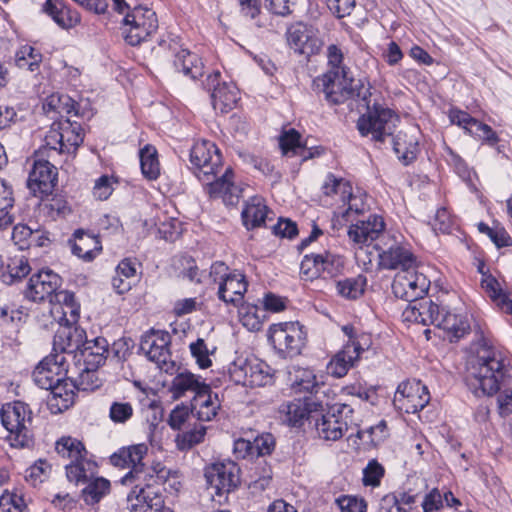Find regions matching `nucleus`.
<instances>
[{
    "label": "nucleus",
    "mask_w": 512,
    "mask_h": 512,
    "mask_svg": "<svg viewBox=\"0 0 512 512\" xmlns=\"http://www.w3.org/2000/svg\"><path fill=\"white\" fill-rule=\"evenodd\" d=\"M148 447L144 443L121 447L110 456V463L119 468H130L120 479L121 484L132 486L127 495L130 512H174L164 504L163 487L170 470L161 462L150 466L143 463Z\"/></svg>",
    "instance_id": "1"
},
{
    "label": "nucleus",
    "mask_w": 512,
    "mask_h": 512,
    "mask_svg": "<svg viewBox=\"0 0 512 512\" xmlns=\"http://www.w3.org/2000/svg\"><path fill=\"white\" fill-rule=\"evenodd\" d=\"M190 169L204 186L212 199L221 198L225 205L234 206L239 202L242 188L234 183V172L227 167L218 176L222 167V154L214 142L200 140L190 150Z\"/></svg>",
    "instance_id": "2"
},
{
    "label": "nucleus",
    "mask_w": 512,
    "mask_h": 512,
    "mask_svg": "<svg viewBox=\"0 0 512 512\" xmlns=\"http://www.w3.org/2000/svg\"><path fill=\"white\" fill-rule=\"evenodd\" d=\"M366 107L367 112L357 121V129L361 136L371 135L373 141L380 143L384 142L386 137L392 136V148L398 160L405 166L413 163L420 152L418 139L402 131L393 135L398 116L392 109L379 103Z\"/></svg>",
    "instance_id": "3"
},
{
    "label": "nucleus",
    "mask_w": 512,
    "mask_h": 512,
    "mask_svg": "<svg viewBox=\"0 0 512 512\" xmlns=\"http://www.w3.org/2000/svg\"><path fill=\"white\" fill-rule=\"evenodd\" d=\"M328 70L313 80L314 90L322 92L331 105H339L349 99H359L362 106H368L370 89L363 84L353 85L347 77L348 68L344 65V53L336 44H330L326 51Z\"/></svg>",
    "instance_id": "4"
},
{
    "label": "nucleus",
    "mask_w": 512,
    "mask_h": 512,
    "mask_svg": "<svg viewBox=\"0 0 512 512\" xmlns=\"http://www.w3.org/2000/svg\"><path fill=\"white\" fill-rule=\"evenodd\" d=\"M512 381V365L510 360L500 351L489 350L486 355L479 356L477 365L466 377V384L477 396H491Z\"/></svg>",
    "instance_id": "5"
},
{
    "label": "nucleus",
    "mask_w": 512,
    "mask_h": 512,
    "mask_svg": "<svg viewBox=\"0 0 512 512\" xmlns=\"http://www.w3.org/2000/svg\"><path fill=\"white\" fill-rule=\"evenodd\" d=\"M0 418L3 427L9 432L12 447L23 448L30 445L32 411L28 404L22 401L4 404L0 409Z\"/></svg>",
    "instance_id": "6"
},
{
    "label": "nucleus",
    "mask_w": 512,
    "mask_h": 512,
    "mask_svg": "<svg viewBox=\"0 0 512 512\" xmlns=\"http://www.w3.org/2000/svg\"><path fill=\"white\" fill-rule=\"evenodd\" d=\"M268 341L279 357L292 359L302 353L307 333L299 322L277 323L270 326Z\"/></svg>",
    "instance_id": "7"
},
{
    "label": "nucleus",
    "mask_w": 512,
    "mask_h": 512,
    "mask_svg": "<svg viewBox=\"0 0 512 512\" xmlns=\"http://www.w3.org/2000/svg\"><path fill=\"white\" fill-rule=\"evenodd\" d=\"M122 24L124 39L131 46L147 41L159 27L156 12L141 5L127 12Z\"/></svg>",
    "instance_id": "8"
},
{
    "label": "nucleus",
    "mask_w": 512,
    "mask_h": 512,
    "mask_svg": "<svg viewBox=\"0 0 512 512\" xmlns=\"http://www.w3.org/2000/svg\"><path fill=\"white\" fill-rule=\"evenodd\" d=\"M170 343L168 332L151 329L141 336L139 350L160 370L172 373L175 363L171 359Z\"/></svg>",
    "instance_id": "9"
},
{
    "label": "nucleus",
    "mask_w": 512,
    "mask_h": 512,
    "mask_svg": "<svg viewBox=\"0 0 512 512\" xmlns=\"http://www.w3.org/2000/svg\"><path fill=\"white\" fill-rule=\"evenodd\" d=\"M228 372L234 383L243 386H265L273 378L270 366L257 358H238L229 365Z\"/></svg>",
    "instance_id": "10"
},
{
    "label": "nucleus",
    "mask_w": 512,
    "mask_h": 512,
    "mask_svg": "<svg viewBox=\"0 0 512 512\" xmlns=\"http://www.w3.org/2000/svg\"><path fill=\"white\" fill-rule=\"evenodd\" d=\"M429 401V390L420 380H407L398 385L393 405L400 412L415 414L424 409Z\"/></svg>",
    "instance_id": "11"
},
{
    "label": "nucleus",
    "mask_w": 512,
    "mask_h": 512,
    "mask_svg": "<svg viewBox=\"0 0 512 512\" xmlns=\"http://www.w3.org/2000/svg\"><path fill=\"white\" fill-rule=\"evenodd\" d=\"M349 405L333 406L325 413L322 409L315 414L314 425L317 435L325 441H337L348 430L345 414L351 412Z\"/></svg>",
    "instance_id": "12"
},
{
    "label": "nucleus",
    "mask_w": 512,
    "mask_h": 512,
    "mask_svg": "<svg viewBox=\"0 0 512 512\" xmlns=\"http://www.w3.org/2000/svg\"><path fill=\"white\" fill-rule=\"evenodd\" d=\"M430 288V280L423 273L407 269L395 275L392 282V292L395 297L409 304L423 299Z\"/></svg>",
    "instance_id": "13"
},
{
    "label": "nucleus",
    "mask_w": 512,
    "mask_h": 512,
    "mask_svg": "<svg viewBox=\"0 0 512 512\" xmlns=\"http://www.w3.org/2000/svg\"><path fill=\"white\" fill-rule=\"evenodd\" d=\"M204 476L208 487L221 497L233 491L240 483V468L234 461L225 460L208 466Z\"/></svg>",
    "instance_id": "14"
},
{
    "label": "nucleus",
    "mask_w": 512,
    "mask_h": 512,
    "mask_svg": "<svg viewBox=\"0 0 512 512\" xmlns=\"http://www.w3.org/2000/svg\"><path fill=\"white\" fill-rule=\"evenodd\" d=\"M203 87L210 92L211 102L215 110L228 113L239 101V90L232 82H221V73L213 71L203 81Z\"/></svg>",
    "instance_id": "15"
},
{
    "label": "nucleus",
    "mask_w": 512,
    "mask_h": 512,
    "mask_svg": "<svg viewBox=\"0 0 512 512\" xmlns=\"http://www.w3.org/2000/svg\"><path fill=\"white\" fill-rule=\"evenodd\" d=\"M57 168L41 156L35 157L27 179L30 192L39 198L50 196L58 180Z\"/></svg>",
    "instance_id": "16"
},
{
    "label": "nucleus",
    "mask_w": 512,
    "mask_h": 512,
    "mask_svg": "<svg viewBox=\"0 0 512 512\" xmlns=\"http://www.w3.org/2000/svg\"><path fill=\"white\" fill-rule=\"evenodd\" d=\"M68 373V362L61 353H50L34 369L32 378L41 389L48 390L57 384Z\"/></svg>",
    "instance_id": "17"
},
{
    "label": "nucleus",
    "mask_w": 512,
    "mask_h": 512,
    "mask_svg": "<svg viewBox=\"0 0 512 512\" xmlns=\"http://www.w3.org/2000/svg\"><path fill=\"white\" fill-rule=\"evenodd\" d=\"M62 284V278L51 269H41L34 273L26 286L24 295L33 302L49 299L53 303V296Z\"/></svg>",
    "instance_id": "18"
},
{
    "label": "nucleus",
    "mask_w": 512,
    "mask_h": 512,
    "mask_svg": "<svg viewBox=\"0 0 512 512\" xmlns=\"http://www.w3.org/2000/svg\"><path fill=\"white\" fill-rule=\"evenodd\" d=\"M378 250V264L382 269H400V272H403L416 267L417 257L407 243L393 241L387 248H379Z\"/></svg>",
    "instance_id": "19"
},
{
    "label": "nucleus",
    "mask_w": 512,
    "mask_h": 512,
    "mask_svg": "<svg viewBox=\"0 0 512 512\" xmlns=\"http://www.w3.org/2000/svg\"><path fill=\"white\" fill-rule=\"evenodd\" d=\"M286 36L289 47L307 57L318 54L323 44L313 27L301 22L291 25Z\"/></svg>",
    "instance_id": "20"
},
{
    "label": "nucleus",
    "mask_w": 512,
    "mask_h": 512,
    "mask_svg": "<svg viewBox=\"0 0 512 512\" xmlns=\"http://www.w3.org/2000/svg\"><path fill=\"white\" fill-rule=\"evenodd\" d=\"M86 338L84 329L77 325H60L53 339L52 353H61L66 358L79 357Z\"/></svg>",
    "instance_id": "21"
},
{
    "label": "nucleus",
    "mask_w": 512,
    "mask_h": 512,
    "mask_svg": "<svg viewBox=\"0 0 512 512\" xmlns=\"http://www.w3.org/2000/svg\"><path fill=\"white\" fill-rule=\"evenodd\" d=\"M323 408L322 403L311 397L294 399L283 403L279 407L282 419L288 425L297 427L303 424L305 419L310 422L314 420L315 414Z\"/></svg>",
    "instance_id": "22"
},
{
    "label": "nucleus",
    "mask_w": 512,
    "mask_h": 512,
    "mask_svg": "<svg viewBox=\"0 0 512 512\" xmlns=\"http://www.w3.org/2000/svg\"><path fill=\"white\" fill-rule=\"evenodd\" d=\"M168 49L174 55L173 64L177 71L182 72L192 80L203 76L204 64L196 53L180 47L175 39L170 40Z\"/></svg>",
    "instance_id": "23"
},
{
    "label": "nucleus",
    "mask_w": 512,
    "mask_h": 512,
    "mask_svg": "<svg viewBox=\"0 0 512 512\" xmlns=\"http://www.w3.org/2000/svg\"><path fill=\"white\" fill-rule=\"evenodd\" d=\"M364 351L365 347L360 342L346 343L327 364L328 374L334 378L344 377Z\"/></svg>",
    "instance_id": "24"
},
{
    "label": "nucleus",
    "mask_w": 512,
    "mask_h": 512,
    "mask_svg": "<svg viewBox=\"0 0 512 512\" xmlns=\"http://www.w3.org/2000/svg\"><path fill=\"white\" fill-rule=\"evenodd\" d=\"M68 245L72 254L85 262L93 261L102 251L100 239L84 229L75 230Z\"/></svg>",
    "instance_id": "25"
},
{
    "label": "nucleus",
    "mask_w": 512,
    "mask_h": 512,
    "mask_svg": "<svg viewBox=\"0 0 512 512\" xmlns=\"http://www.w3.org/2000/svg\"><path fill=\"white\" fill-rule=\"evenodd\" d=\"M442 307L429 299H420L407 306L403 311L404 321L424 326L437 325Z\"/></svg>",
    "instance_id": "26"
},
{
    "label": "nucleus",
    "mask_w": 512,
    "mask_h": 512,
    "mask_svg": "<svg viewBox=\"0 0 512 512\" xmlns=\"http://www.w3.org/2000/svg\"><path fill=\"white\" fill-rule=\"evenodd\" d=\"M40 11L65 30L75 27L81 21L79 13L65 0H45Z\"/></svg>",
    "instance_id": "27"
},
{
    "label": "nucleus",
    "mask_w": 512,
    "mask_h": 512,
    "mask_svg": "<svg viewBox=\"0 0 512 512\" xmlns=\"http://www.w3.org/2000/svg\"><path fill=\"white\" fill-rule=\"evenodd\" d=\"M384 229L383 217L370 214L366 220H359L355 224H351L348 229V236L354 243L363 245L376 240Z\"/></svg>",
    "instance_id": "28"
},
{
    "label": "nucleus",
    "mask_w": 512,
    "mask_h": 512,
    "mask_svg": "<svg viewBox=\"0 0 512 512\" xmlns=\"http://www.w3.org/2000/svg\"><path fill=\"white\" fill-rule=\"evenodd\" d=\"M247 288L246 276L238 270H232L222 285L218 287L217 297L226 305L237 307L243 302Z\"/></svg>",
    "instance_id": "29"
},
{
    "label": "nucleus",
    "mask_w": 512,
    "mask_h": 512,
    "mask_svg": "<svg viewBox=\"0 0 512 512\" xmlns=\"http://www.w3.org/2000/svg\"><path fill=\"white\" fill-rule=\"evenodd\" d=\"M48 390H50L51 396L48 399L47 405L51 413H62L73 405L77 389L71 378L64 377V380H61Z\"/></svg>",
    "instance_id": "30"
},
{
    "label": "nucleus",
    "mask_w": 512,
    "mask_h": 512,
    "mask_svg": "<svg viewBox=\"0 0 512 512\" xmlns=\"http://www.w3.org/2000/svg\"><path fill=\"white\" fill-rule=\"evenodd\" d=\"M221 403L217 393H214L208 385L207 389L198 392V396H193L191 400V411L194 416L203 422L214 419L220 409Z\"/></svg>",
    "instance_id": "31"
},
{
    "label": "nucleus",
    "mask_w": 512,
    "mask_h": 512,
    "mask_svg": "<svg viewBox=\"0 0 512 512\" xmlns=\"http://www.w3.org/2000/svg\"><path fill=\"white\" fill-rule=\"evenodd\" d=\"M341 201L346 208L343 211L334 212V216L337 217L340 224L352 222L355 217L369 209L367 194L358 188L353 190L351 187Z\"/></svg>",
    "instance_id": "32"
},
{
    "label": "nucleus",
    "mask_w": 512,
    "mask_h": 512,
    "mask_svg": "<svg viewBox=\"0 0 512 512\" xmlns=\"http://www.w3.org/2000/svg\"><path fill=\"white\" fill-rule=\"evenodd\" d=\"M66 476L69 482L75 485H84L98 473V465L89 453L65 465Z\"/></svg>",
    "instance_id": "33"
},
{
    "label": "nucleus",
    "mask_w": 512,
    "mask_h": 512,
    "mask_svg": "<svg viewBox=\"0 0 512 512\" xmlns=\"http://www.w3.org/2000/svg\"><path fill=\"white\" fill-rule=\"evenodd\" d=\"M436 327L443 329L451 342L458 341L470 332V324L467 318L461 314L452 313L445 307H442Z\"/></svg>",
    "instance_id": "34"
},
{
    "label": "nucleus",
    "mask_w": 512,
    "mask_h": 512,
    "mask_svg": "<svg viewBox=\"0 0 512 512\" xmlns=\"http://www.w3.org/2000/svg\"><path fill=\"white\" fill-rule=\"evenodd\" d=\"M269 212L268 206L260 196H253L245 202L241 212L242 223L247 230L265 226Z\"/></svg>",
    "instance_id": "35"
},
{
    "label": "nucleus",
    "mask_w": 512,
    "mask_h": 512,
    "mask_svg": "<svg viewBox=\"0 0 512 512\" xmlns=\"http://www.w3.org/2000/svg\"><path fill=\"white\" fill-rule=\"evenodd\" d=\"M109 343L104 337H96L92 340L85 338L81 348L79 361H83V365H90L91 368H99L105 363Z\"/></svg>",
    "instance_id": "36"
},
{
    "label": "nucleus",
    "mask_w": 512,
    "mask_h": 512,
    "mask_svg": "<svg viewBox=\"0 0 512 512\" xmlns=\"http://www.w3.org/2000/svg\"><path fill=\"white\" fill-rule=\"evenodd\" d=\"M417 502V494L396 490L384 495L378 505V512H410Z\"/></svg>",
    "instance_id": "37"
},
{
    "label": "nucleus",
    "mask_w": 512,
    "mask_h": 512,
    "mask_svg": "<svg viewBox=\"0 0 512 512\" xmlns=\"http://www.w3.org/2000/svg\"><path fill=\"white\" fill-rule=\"evenodd\" d=\"M208 385L201 376H197L189 371L178 373L172 380L171 392L173 397L178 399L191 392L198 396V392L207 389Z\"/></svg>",
    "instance_id": "38"
},
{
    "label": "nucleus",
    "mask_w": 512,
    "mask_h": 512,
    "mask_svg": "<svg viewBox=\"0 0 512 512\" xmlns=\"http://www.w3.org/2000/svg\"><path fill=\"white\" fill-rule=\"evenodd\" d=\"M58 129L65 145V153L75 154L77 148L84 141V131L81 124L70 119H61L58 121Z\"/></svg>",
    "instance_id": "39"
},
{
    "label": "nucleus",
    "mask_w": 512,
    "mask_h": 512,
    "mask_svg": "<svg viewBox=\"0 0 512 512\" xmlns=\"http://www.w3.org/2000/svg\"><path fill=\"white\" fill-rule=\"evenodd\" d=\"M481 287L502 310L512 314V300L503 292L500 283L494 276L490 273H483Z\"/></svg>",
    "instance_id": "40"
},
{
    "label": "nucleus",
    "mask_w": 512,
    "mask_h": 512,
    "mask_svg": "<svg viewBox=\"0 0 512 512\" xmlns=\"http://www.w3.org/2000/svg\"><path fill=\"white\" fill-rule=\"evenodd\" d=\"M367 278L363 274L355 277H348L336 282L337 294L348 300H357L365 292Z\"/></svg>",
    "instance_id": "41"
},
{
    "label": "nucleus",
    "mask_w": 512,
    "mask_h": 512,
    "mask_svg": "<svg viewBox=\"0 0 512 512\" xmlns=\"http://www.w3.org/2000/svg\"><path fill=\"white\" fill-rule=\"evenodd\" d=\"M140 168L148 180H156L160 175L158 153L154 146L147 144L139 150Z\"/></svg>",
    "instance_id": "42"
},
{
    "label": "nucleus",
    "mask_w": 512,
    "mask_h": 512,
    "mask_svg": "<svg viewBox=\"0 0 512 512\" xmlns=\"http://www.w3.org/2000/svg\"><path fill=\"white\" fill-rule=\"evenodd\" d=\"M42 53L31 45L21 46L15 54V64L20 69L38 72L42 63Z\"/></svg>",
    "instance_id": "43"
},
{
    "label": "nucleus",
    "mask_w": 512,
    "mask_h": 512,
    "mask_svg": "<svg viewBox=\"0 0 512 512\" xmlns=\"http://www.w3.org/2000/svg\"><path fill=\"white\" fill-rule=\"evenodd\" d=\"M82 490V497L86 504L94 505L98 503L110 491L109 480L96 475L87 481Z\"/></svg>",
    "instance_id": "44"
},
{
    "label": "nucleus",
    "mask_w": 512,
    "mask_h": 512,
    "mask_svg": "<svg viewBox=\"0 0 512 512\" xmlns=\"http://www.w3.org/2000/svg\"><path fill=\"white\" fill-rule=\"evenodd\" d=\"M51 153L62 154L65 153V145L62 142L61 132L58 129V121L53 122L49 131L44 137V144L35 152V157L47 155Z\"/></svg>",
    "instance_id": "45"
},
{
    "label": "nucleus",
    "mask_w": 512,
    "mask_h": 512,
    "mask_svg": "<svg viewBox=\"0 0 512 512\" xmlns=\"http://www.w3.org/2000/svg\"><path fill=\"white\" fill-rule=\"evenodd\" d=\"M56 452L62 457L70 461L77 460L83 455L88 454L85 445L77 438L71 436H63L56 441Z\"/></svg>",
    "instance_id": "46"
},
{
    "label": "nucleus",
    "mask_w": 512,
    "mask_h": 512,
    "mask_svg": "<svg viewBox=\"0 0 512 512\" xmlns=\"http://www.w3.org/2000/svg\"><path fill=\"white\" fill-rule=\"evenodd\" d=\"M31 271L28 259L21 257H14L7 265L6 271L0 272L2 282L7 285H12L22 278L26 277Z\"/></svg>",
    "instance_id": "47"
},
{
    "label": "nucleus",
    "mask_w": 512,
    "mask_h": 512,
    "mask_svg": "<svg viewBox=\"0 0 512 512\" xmlns=\"http://www.w3.org/2000/svg\"><path fill=\"white\" fill-rule=\"evenodd\" d=\"M320 253H310L303 256L300 263V278L305 282H312L315 279L323 277L321 271Z\"/></svg>",
    "instance_id": "48"
},
{
    "label": "nucleus",
    "mask_w": 512,
    "mask_h": 512,
    "mask_svg": "<svg viewBox=\"0 0 512 512\" xmlns=\"http://www.w3.org/2000/svg\"><path fill=\"white\" fill-rule=\"evenodd\" d=\"M388 436L389 431L385 420H381L376 425L357 432V437L363 443L371 447L379 446L388 438Z\"/></svg>",
    "instance_id": "49"
},
{
    "label": "nucleus",
    "mask_w": 512,
    "mask_h": 512,
    "mask_svg": "<svg viewBox=\"0 0 512 512\" xmlns=\"http://www.w3.org/2000/svg\"><path fill=\"white\" fill-rule=\"evenodd\" d=\"M465 133L476 140H481L483 143L491 147L495 146L500 140L499 136L491 126L479 121L476 118H474L472 124L469 125Z\"/></svg>",
    "instance_id": "50"
},
{
    "label": "nucleus",
    "mask_w": 512,
    "mask_h": 512,
    "mask_svg": "<svg viewBox=\"0 0 512 512\" xmlns=\"http://www.w3.org/2000/svg\"><path fill=\"white\" fill-rule=\"evenodd\" d=\"M14 198L10 187L0 180V230L10 226L13 216L10 210L13 208Z\"/></svg>",
    "instance_id": "51"
},
{
    "label": "nucleus",
    "mask_w": 512,
    "mask_h": 512,
    "mask_svg": "<svg viewBox=\"0 0 512 512\" xmlns=\"http://www.w3.org/2000/svg\"><path fill=\"white\" fill-rule=\"evenodd\" d=\"M351 186L350 181L329 172L322 183L321 191L325 196L329 197L339 195L342 200L343 196L349 192Z\"/></svg>",
    "instance_id": "52"
},
{
    "label": "nucleus",
    "mask_w": 512,
    "mask_h": 512,
    "mask_svg": "<svg viewBox=\"0 0 512 512\" xmlns=\"http://www.w3.org/2000/svg\"><path fill=\"white\" fill-rule=\"evenodd\" d=\"M320 256L323 278L336 277L343 272L345 266V258L343 256L329 251L320 253Z\"/></svg>",
    "instance_id": "53"
},
{
    "label": "nucleus",
    "mask_w": 512,
    "mask_h": 512,
    "mask_svg": "<svg viewBox=\"0 0 512 512\" xmlns=\"http://www.w3.org/2000/svg\"><path fill=\"white\" fill-rule=\"evenodd\" d=\"M301 135L294 128L285 131L279 139V145L282 150L283 155L286 156H295L301 154V152H306L305 147L300 143Z\"/></svg>",
    "instance_id": "54"
},
{
    "label": "nucleus",
    "mask_w": 512,
    "mask_h": 512,
    "mask_svg": "<svg viewBox=\"0 0 512 512\" xmlns=\"http://www.w3.org/2000/svg\"><path fill=\"white\" fill-rule=\"evenodd\" d=\"M292 388L296 393H316L319 384L314 372L310 369H299L292 383Z\"/></svg>",
    "instance_id": "55"
},
{
    "label": "nucleus",
    "mask_w": 512,
    "mask_h": 512,
    "mask_svg": "<svg viewBox=\"0 0 512 512\" xmlns=\"http://www.w3.org/2000/svg\"><path fill=\"white\" fill-rule=\"evenodd\" d=\"M98 368H91L90 365H84L79 375L72 379L77 391H94L100 387L101 383L97 376Z\"/></svg>",
    "instance_id": "56"
},
{
    "label": "nucleus",
    "mask_w": 512,
    "mask_h": 512,
    "mask_svg": "<svg viewBox=\"0 0 512 512\" xmlns=\"http://www.w3.org/2000/svg\"><path fill=\"white\" fill-rule=\"evenodd\" d=\"M362 483L365 487H378L385 476L384 466L377 459H371L362 472Z\"/></svg>",
    "instance_id": "57"
},
{
    "label": "nucleus",
    "mask_w": 512,
    "mask_h": 512,
    "mask_svg": "<svg viewBox=\"0 0 512 512\" xmlns=\"http://www.w3.org/2000/svg\"><path fill=\"white\" fill-rule=\"evenodd\" d=\"M343 392L346 395L356 396L361 401L368 402L375 405L378 401L377 389L374 386H368L363 383H353L343 387Z\"/></svg>",
    "instance_id": "58"
},
{
    "label": "nucleus",
    "mask_w": 512,
    "mask_h": 512,
    "mask_svg": "<svg viewBox=\"0 0 512 512\" xmlns=\"http://www.w3.org/2000/svg\"><path fill=\"white\" fill-rule=\"evenodd\" d=\"M447 153V163L451 166L454 172L465 182L471 181L472 170L469 168L466 161L457 154L450 147H446L445 149Z\"/></svg>",
    "instance_id": "59"
},
{
    "label": "nucleus",
    "mask_w": 512,
    "mask_h": 512,
    "mask_svg": "<svg viewBox=\"0 0 512 512\" xmlns=\"http://www.w3.org/2000/svg\"><path fill=\"white\" fill-rule=\"evenodd\" d=\"M0 508L3 512H29L22 495L6 493L0 497Z\"/></svg>",
    "instance_id": "60"
},
{
    "label": "nucleus",
    "mask_w": 512,
    "mask_h": 512,
    "mask_svg": "<svg viewBox=\"0 0 512 512\" xmlns=\"http://www.w3.org/2000/svg\"><path fill=\"white\" fill-rule=\"evenodd\" d=\"M133 416V407L129 402L114 401L110 405L109 418L113 423H126Z\"/></svg>",
    "instance_id": "61"
},
{
    "label": "nucleus",
    "mask_w": 512,
    "mask_h": 512,
    "mask_svg": "<svg viewBox=\"0 0 512 512\" xmlns=\"http://www.w3.org/2000/svg\"><path fill=\"white\" fill-rule=\"evenodd\" d=\"M43 201V209L46 210L47 214L56 218L57 216L64 215L69 210L67 201L61 195H54L51 198L45 196L41 198Z\"/></svg>",
    "instance_id": "62"
},
{
    "label": "nucleus",
    "mask_w": 512,
    "mask_h": 512,
    "mask_svg": "<svg viewBox=\"0 0 512 512\" xmlns=\"http://www.w3.org/2000/svg\"><path fill=\"white\" fill-rule=\"evenodd\" d=\"M33 231L26 224H17L13 227L12 240L20 250L29 249L33 244Z\"/></svg>",
    "instance_id": "63"
},
{
    "label": "nucleus",
    "mask_w": 512,
    "mask_h": 512,
    "mask_svg": "<svg viewBox=\"0 0 512 512\" xmlns=\"http://www.w3.org/2000/svg\"><path fill=\"white\" fill-rule=\"evenodd\" d=\"M341 512H366L367 503L363 498L353 495H341L336 499Z\"/></svg>",
    "instance_id": "64"
}]
</instances>
